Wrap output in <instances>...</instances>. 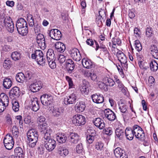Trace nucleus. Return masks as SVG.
Segmentation results:
<instances>
[{
    "mask_svg": "<svg viewBox=\"0 0 158 158\" xmlns=\"http://www.w3.org/2000/svg\"><path fill=\"white\" fill-rule=\"evenodd\" d=\"M16 27L18 33L22 36L27 35L28 32V28L27 23L23 18H21L17 21Z\"/></svg>",
    "mask_w": 158,
    "mask_h": 158,
    "instance_id": "f257e3e1",
    "label": "nucleus"
},
{
    "mask_svg": "<svg viewBox=\"0 0 158 158\" xmlns=\"http://www.w3.org/2000/svg\"><path fill=\"white\" fill-rule=\"evenodd\" d=\"M28 144L29 147L33 148L35 147L38 139V135L36 131L34 130L29 131L27 133Z\"/></svg>",
    "mask_w": 158,
    "mask_h": 158,
    "instance_id": "f03ea898",
    "label": "nucleus"
},
{
    "mask_svg": "<svg viewBox=\"0 0 158 158\" xmlns=\"http://www.w3.org/2000/svg\"><path fill=\"white\" fill-rule=\"evenodd\" d=\"M31 58L33 59H35L40 65H43L46 61V60L44 58L43 52L40 50H35V52L31 54Z\"/></svg>",
    "mask_w": 158,
    "mask_h": 158,
    "instance_id": "7ed1b4c3",
    "label": "nucleus"
},
{
    "mask_svg": "<svg viewBox=\"0 0 158 158\" xmlns=\"http://www.w3.org/2000/svg\"><path fill=\"white\" fill-rule=\"evenodd\" d=\"M3 143L6 148L8 150L11 149L14 144L13 139L12 136L10 134H7L4 137Z\"/></svg>",
    "mask_w": 158,
    "mask_h": 158,
    "instance_id": "20e7f679",
    "label": "nucleus"
},
{
    "mask_svg": "<svg viewBox=\"0 0 158 158\" xmlns=\"http://www.w3.org/2000/svg\"><path fill=\"white\" fill-rule=\"evenodd\" d=\"M133 131L135 136L141 140L144 139L145 135L142 128L138 125L133 126Z\"/></svg>",
    "mask_w": 158,
    "mask_h": 158,
    "instance_id": "39448f33",
    "label": "nucleus"
},
{
    "mask_svg": "<svg viewBox=\"0 0 158 158\" xmlns=\"http://www.w3.org/2000/svg\"><path fill=\"white\" fill-rule=\"evenodd\" d=\"M85 118L81 115L77 114L73 117V123L76 126H81L85 123Z\"/></svg>",
    "mask_w": 158,
    "mask_h": 158,
    "instance_id": "423d86ee",
    "label": "nucleus"
},
{
    "mask_svg": "<svg viewBox=\"0 0 158 158\" xmlns=\"http://www.w3.org/2000/svg\"><path fill=\"white\" fill-rule=\"evenodd\" d=\"M117 56L123 68H127V59L124 54L121 51H118L117 53Z\"/></svg>",
    "mask_w": 158,
    "mask_h": 158,
    "instance_id": "0eeeda50",
    "label": "nucleus"
},
{
    "mask_svg": "<svg viewBox=\"0 0 158 158\" xmlns=\"http://www.w3.org/2000/svg\"><path fill=\"white\" fill-rule=\"evenodd\" d=\"M4 25L7 30L11 33L14 31V26L11 19L10 17L5 18L4 20Z\"/></svg>",
    "mask_w": 158,
    "mask_h": 158,
    "instance_id": "6e6552de",
    "label": "nucleus"
},
{
    "mask_svg": "<svg viewBox=\"0 0 158 158\" xmlns=\"http://www.w3.org/2000/svg\"><path fill=\"white\" fill-rule=\"evenodd\" d=\"M77 93L73 92L68 97L64 98V102L65 105L73 104L75 103L77 98Z\"/></svg>",
    "mask_w": 158,
    "mask_h": 158,
    "instance_id": "1a4fd4ad",
    "label": "nucleus"
},
{
    "mask_svg": "<svg viewBox=\"0 0 158 158\" xmlns=\"http://www.w3.org/2000/svg\"><path fill=\"white\" fill-rule=\"evenodd\" d=\"M40 99L41 103L45 106L50 105L53 101V97L50 94H43L40 97Z\"/></svg>",
    "mask_w": 158,
    "mask_h": 158,
    "instance_id": "9d476101",
    "label": "nucleus"
},
{
    "mask_svg": "<svg viewBox=\"0 0 158 158\" xmlns=\"http://www.w3.org/2000/svg\"><path fill=\"white\" fill-rule=\"evenodd\" d=\"M44 144L47 150L49 152H51L55 148L56 143V141L52 139L48 140H44Z\"/></svg>",
    "mask_w": 158,
    "mask_h": 158,
    "instance_id": "9b49d317",
    "label": "nucleus"
},
{
    "mask_svg": "<svg viewBox=\"0 0 158 158\" xmlns=\"http://www.w3.org/2000/svg\"><path fill=\"white\" fill-rule=\"evenodd\" d=\"M69 53L71 56L77 61H79L81 59V57L79 50L77 48H73L70 49Z\"/></svg>",
    "mask_w": 158,
    "mask_h": 158,
    "instance_id": "f8f14e48",
    "label": "nucleus"
},
{
    "mask_svg": "<svg viewBox=\"0 0 158 158\" xmlns=\"http://www.w3.org/2000/svg\"><path fill=\"white\" fill-rule=\"evenodd\" d=\"M49 35L51 38L56 40H60L62 36L61 32L56 29L51 30L49 32Z\"/></svg>",
    "mask_w": 158,
    "mask_h": 158,
    "instance_id": "ddd939ff",
    "label": "nucleus"
},
{
    "mask_svg": "<svg viewBox=\"0 0 158 158\" xmlns=\"http://www.w3.org/2000/svg\"><path fill=\"white\" fill-rule=\"evenodd\" d=\"M30 107L32 110L35 111H36L39 109V106L38 100L36 97H32L31 98Z\"/></svg>",
    "mask_w": 158,
    "mask_h": 158,
    "instance_id": "4468645a",
    "label": "nucleus"
},
{
    "mask_svg": "<svg viewBox=\"0 0 158 158\" xmlns=\"http://www.w3.org/2000/svg\"><path fill=\"white\" fill-rule=\"evenodd\" d=\"M114 154L116 158H128L125 151L119 147L116 148L114 150Z\"/></svg>",
    "mask_w": 158,
    "mask_h": 158,
    "instance_id": "2eb2a0df",
    "label": "nucleus"
},
{
    "mask_svg": "<svg viewBox=\"0 0 158 158\" xmlns=\"http://www.w3.org/2000/svg\"><path fill=\"white\" fill-rule=\"evenodd\" d=\"M88 134L86 137V141L89 144L92 143L94 140V136L95 135V131L93 129H88Z\"/></svg>",
    "mask_w": 158,
    "mask_h": 158,
    "instance_id": "dca6fc26",
    "label": "nucleus"
},
{
    "mask_svg": "<svg viewBox=\"0 0 158 158\" xmlns=\"http://www.w3.org/2000/svg\"><path fill=\"white\" fill-rule=\"evenodd\" d=\"M105 117L109 121H114L116 118L115 114L109 109H106L104 110Z\"/></svg>",
    "mask_w": 158,
    "mask_h": 158,
    "instance_id": "f3484780",
    "label": "nucleus"
},
{
    "mask_svg": "<svg viewBox=\"0 0 158 158\" xmlns=\"http://www.w3.org/2000/svg\"><path fill=\"white\" fill-rule=\"evenodd\" d=\"M119 109L122 113L123 118L125 119L127 118V116L128 114L127 110V106L123 103H121L119 104Z\"/></svg>",
    "mask_w": 158,
    "mask_h": 158,
    "instance_id": "a211bd4d",
    "label": "nucleus"
},
{
    "mask_svg": "<svg viewBox=\"0 0 158 158\" xmlns=\"http://www.w3.org/2000/svg\"><path fill=\"white\" fill-rule=\"evenodd\" d=\"M42 85L41 81H37L30 85V89L33 92H36L42 88Z\"/></svg>",
    "mask_w": 158,
    "mask_h": 158,
    "instance_id": "6ab92c4d",
    "label": "nucleus"
},
{
    "mask_svg": "<svg viewBox=\"0 0 158 158\" xmlns=\"http://www.w3.org/2000/svg\"><path fill=\"white\" fill-rule=\"evenodd\" d=\"M36 42L38 46L41 48H45V40L44 35L39 33L36 37Z\"/></svg>",
    "mask_w": 158,
    "mask_h": 158,
    "instance_id": "aec40b11",
    "label": "nucleus"
},
{
    "mask_svg": "<svg viewBox=\"0 0 158 158\" xmlns=\"http://www.w3.org/2000/svg\"><path fill=\"white\" fill-rule=\"evenodd\" d=\"M20 91L17 87H14L10 91L9 94L11 98L18 97L20 95Z\"/></svg>",
    "mask_w": 158,
    "mask_h": 158,
    "instance_id": "412c9836",
    "label": "nucleus"
},
{
    "mask_svg": "<svg viewBox=\"0 0 158 158\" xmlns=\"http://www.w3.org/2000/svg\"><path fill=\"white\" fill-rule=\"evenodd\" d=\"M94 124L100 129H102L105 127V124L103 120L100 118H97L93 120Z\"/></svg>",
    "mask_w": 158,
    "mask_h": 158,
    "instance_id": "4be33fe9",
    "label": "nucleus"
},
{
    "mask_svg": "<svg viewBox=\"0 0 158 158\" xmlns=\"http://www.w3.org/2000/svg\"><path fill=\"white\" fill-rule=\"evenodd\" d=\"M65 67L69 73H71L75 67V64L73 61L70 59L67 60Z\"/></svg>",
    "mask_w": 158,
    "mask_h": 158,
    "instance_id": "5701e85b",
    "label": "nucleus"
},
{
    "mask_svg": "<svg viewBox=\"0 0 158 158\" xmlns=\"http://www.w3.org/2000/svg\"><path fill=\"white\" fill-rule=\"evenodd\" d=\"M149 52L153 57L158 59V49L156 46L154 45H151L149 47Z\"/></svg>",
    "mask_w": 158,
    "mask_h": 158,
    "instance_id": "b1692460",
    "label": "nucleus"
},
{
    "mask_svg": "<svg viewBox=\"0 0 158 158\" xmlns=\"http://www.w3.org/2000/svg\"><path fill=\"white\" fill-rule=\"evenodd\" d=\"M44 128V130H42L41 131V132H43V133L44 134V139H43V141L48 140L49 139H51V134L52 132V130L50 128H47L46 129Z\"/></svg>",
    "mask_w": 158,
    "mask_h": 158,
    "instance_id": "393cba45",
    "label": "nucleus"
},
{
    "mask_svg": "<svg viewBox=\"0 0 158 158\" xmlns=\"http://www.w3.org/2000/svg\"><path fill=\"white\" fill-rule=\"evenodd\" d=\"M133 127L131 128L130 127H127L125 131V136L128 139L132 140L134 135V131H133Z\"/></svg>",
    "mask_w": 158,
    "mask_h": 158,
    "instance_id": "a878e982",
    "label": "nucleus"
},
{
    "mask_svg": "<svg viewBox=\"0 0 158 158\" xmlns=\"http://www.w3.org/2000/svg\"><path fill=\"white\" fill-rule=\"evenodd\" d=\"M93 102L96 103H101L104 101V98L102 96L94 94L91 96Z\"/></svg>",
    "mask_w": 158,
    "mask_h": 158,
    "instance_id": "bb28decb",
    "label": "nucleus"
},
{
    "mask_svg": "<svg viewBox=\"0 0 158 158\" xmlns=\"http://www.w3.org/2000/svg\"><path fill=\"white\" fill-rule=\"evenodd\" d=\"M52 110V115L55 117H58L63 112V109L61 107H53Z\"/></svg>",
    "mask_w": 158,
    "mask_h": 158,
    "instance_id": "cd10ccee",
    "label": "nucleus"
},
{
    "mask_svg": "<svg viewBox=\"0 0 158 158\" xmlns=\"http://www.w3.org/2000/svg\"><path fill=\"white\" fill-rule=\"evenodd\" d=\"M85 107V103L83 102H77L76 104L75 108V110L77 112L83 111Z\"/></svg>",
    "mask_w": 158,
    "mask_h": 158,
    "instance_id": "c85d7f7f",
    "label": "nucleus"
},
{
    "mask_svg": "<svg viewBox=\"0 0 158 158\" xmlns=\"http://www.w3.org/2000/svg\"><path fill=\"white\" fill-rule=\"evenodd\" d=\"M68 139L71 143L76 144L78 142L79 136L77 134L75 133H71L68 137Z\"/></svg>",
    "mask_w": 158,
    "mask_h": 158,
    "instance_id": "c756f323",
    "label": "nucleus"
},
{
    "mask_svg": "<svg viewBox=\"0 0 158 158\" xmlns=\"http://www.w3.org/2000/svg\"><path fill=\"white\" fill-rule=\"evenodd\" d=\"M55 48L57 51L60 52H63L65 50V46L64 44L60 42H58L55 44Z\"/></svg>",
    "mask_w": 158,
    "mask_h": 158,
    "instance_id": "7c9ffc66",
    "label": "nucleus"
},
{
    "mask_svg": "<svg viewBox=\"0 0 158 158\" xmlns=\"http://www.w3.org/2000/svg\"><path fill=\"white\" fill-rule=\"evenodd\" d=\"M37 123L40 127H44L45 128L47 125L45 118L43 116H40L37 118Z\"/></svg>",
    "mask_w": 158,
    "mask_h": 158,
    "instance_id": "2f4dec72",
    "label": "nucleus"
},
{
    "mask_svg": "<svg viewBox=\"0 0 158 158\" xmlns=\"http://www.w3.org/2000/svg\"><path fill=\"white\" fill-rule=\"evenodd\" d=\"M82 64L84 67L87 69H90L93 67V64L91 61L85 58L82 59Z\"/></svg>",
    "mask_w": 158,
    "mask_h": 158,
    "instance_id": "473e14b6",
    "label": "nucleus"
},
{
    "mask_svg": "<svg viewBox=\"0 0 158 158\" xmlns=\"http://www.w3.org/2000/svg\"><path fill=\"white\" fill-rule=\"evenodd\" d=\"M15 154L18 156L19 158H24L25 152L20 147H16L14 150Z\"/></svg>",
    "mask_w": 158,
    "mask_h": 158,
    "instance_id": "72a5a7b5",
    "label": "nucleus"
},
{
    "mask_svg": "<svg viewBox=\"0 0 158 158\" xmlns=\"http://www.w3.org/2000/svg\"><path fill=\"white\" fill-rule=\"evenodd\" d=\"M56 139L60 143H65L67 139L66 135L64 133H58L56 135Z\"/></svg>",
    "mask_w": 158,
    "mask_h": 158,
    "instance_id": "f704fd0d",
    "label": "nucleus"
},
{
    "mask_svg": "<svg viewBox=\"0 0 158 158\" xmlns=\"http://www.w3.org/2000/svg\"><path fill=\"white\" fill-rule=\"evenodd\" d=\"M47 60H53L56 59V57L54 53L53 50L52 49H49L46 53Z\"/></svg>",
    "mask_w": 158,
    "mask_h": 158,
    "instance_id": "c9c22d12",
    "label": "nucleus"
},
{
    "mask_svg": "<svg viewBox=\"0 0 158 158\" xmlns=\"http://www.w3.org/2000/svg\"><path fill=\"white\" fill-rule=\"evenodd\" d=\"M16 79L18 82L21 83H23L26 80L24 74L21 72L18 73L16 74Z\"/></svg>",
    "mask_w": 158,
    "mask_h": 158,
    "instance_id": "e433bc0d",
    "label": "nucleus"
},
{
    "mask_svg": "<svg viewBox=\"0 0 158 158\" xmlns=\"http://www.w3.org/2000/svg\"><path fill=\"white\" fill-rule=\"evenodd\" d=\"M12 82L10 79L9 78H5L4 79L3 81V85L4 87L6 89H9L11 86Z\"/></svg>",
    "mask_w": 158,
    "mask_h": 158,
    "instance_id": "4c0bfd02",
    "label": "nucleus"
},
{
    "mask_svg": "<svg viewBox=\"0 0 158 158\" xmlns=\"http://www.w3.org/2000/svg\"><path fill=\"white\" fill-rule=\"evenodd\" d=\"M150 69L153 72L156 71L158 69V64L155 60H152L150 63Z\"/></svg>",
    "mask_w": 158,
    "mask_h": 158,
    "instance_id": "58836bf2",
    "label": "nucleus"
},
{
    "mask_svg": "<svg viewBox=\"0 0 158 158\" xmlns=\"http://www.w3.org/2000/svg\"><path fill=\"white\" fill-rule=\"evenodd\" d=\"M0 102L4 103L6 106H8L9 103L8 97L6 94H2L0 95Z\"/></svg>",
    "mask_w": 158,
    "mask_h": 158,
    "instance_id": "ea45409f",
    "label": "nucleus"
},
{
    "mask_svg": "<svg viewBox=\"0 0 158 158\" xmlns=\"http://www.w3.org/2000/svg\"><path fill=\"white\" fill-rule=\"evenodd\" d=\"M58 153L62 156L63 155L66 156L69 153V151L67 149L60 146L58 147Z\"/></svg>",
    "mask_w": 158,
    "mask_h": 158,
    "instance_id": "a19ab883",
    "label": "nucleus"
},
{
    "mask_svg": "<svg viewBox=\"0 0 158 158\" xmlns=\"http://www.w3.org/2000/svg\"><path fill=\"white\" fill-rule=\"evenodd\" d=\"M95 45L96 48L95 50L97 51L99 48L102 49V50L105 53H107V50L105 46L103 44H100L99 46L98 43L96 41H94Z\"/></svg>",
    "mask_w": 158,
    "mask_h": 158,
    "instance_id": "79ce46f5",
    "label": "nucleus"
},
{
    "mask_svg": "<svg viewBox=\"0 0 158 158\" xmlns=\"http://www.w3.org/2000/svg\"><path fill=\"white\" fill-rule=\"evenodd\" d=\"M11 57L12 59L15 61L18 60L21 58V53L18 51L13 52L12 53Z\"/></svg>",
    "mask_w": 158,
    "mask_h": 158,
    "instance_id": "37998d69",
    "label": "nucleus"
},
{
    "mask_svg": "<svg viewBox=\"0 0 158 158\" xmlns=\"http://www.w3.org/2000/svg\"><path fill=\"white\" fill-rule=\"evenodd\" d=\"M115 134L117 137L121 139L124 135V130L122 129L117 128L115 130Z\"/></svg>",
    "mask_w": 158,
    "mask_h": 158,
    "instance_id": "c03bdc74",
    "label": "nucleus"
},
{
    "mask_svg": "<svg viewBox=\"0 0 158 158\" xmlns=\"http://www.w3.org/2000/svg\"><path fill=\"white\" fill-rule=\"evenodd\" d=\"M105 81L106 83H108L109 84H107V85L110 86H114L115 84L114 81L111 78H110L109 76V75H106V77H105Z\"/></svg>",
    "mask_w": 158,
    "mask_h": 158,
    "instance_id": "a18cd8bd",
    "label": "nucleus"
},
{
    "mask_svg": "<svg viewBox=\"0 0 158 158\" xmlns=\"http://www.w3.org/2000/svg\"><path fill=\"white\" fill-rule=\"evenodd\" d=\"M26 80L32 79L35 76L33 72L31 71H28L25 73L24 75Z\"/></svg>",
    "mask_w": 158,
    "mask_h": 158,
    "instance_id": "49530a36",
    "label": "nucleus"
},
{
    "mask_svg": "<svg viewBox=\"0 0 158 158\" xmlns=\"http://www.w3.org/2000/svg\"><path fill=\"white\" fill-rule=\"evenodd\" d=\"M12 108L13 110L15 112H17L19 110V102L16 100H13L12 102Z\"/></svg>",
    "mask_w": 158,
    "mask_h": 158,
    "instance_id": "de8ad7c7",
    "label": "nucleus"
},
{
    "mask_svg": "<svg viewBox=\"0 0 158 158\" xmlns=\"http://www.w3.org/2000/svg\"><path fill=\"white\" fill-rule=\"evenodd\" d=\"M76 150L77 153L82 154L84 153V151L82 143H79L77 144L76 148Z\"/></svg>",
    "mask_w": 158,
    "mask_h": 158,
    "instance_id": "09e8293b",
    "label": "nucleus"
},
{
    "mask_svg": "<svg viewBox=\"0 0 158 158\" xmlns=\"http://www.w3.org/2000/svg\"><path fill=\"white\" fill-rule=\"evenodd\" d=\"M98 86L101 89L104 90L105 91L108 90L107 85L102 82L99 81L98 82Z\"/></svg>",
    "mask_w": 158,
    "mask_h": 158,
    "instance_id": "8fccbe9b",
    "label": "nucleus"
},
{
    "mask_svg": "<svg viewBox=\"0 0 158 158\" xmlns=\"http://www.w3.org/2000/svg\"><path fill=\"white\" fill-rule=\"evenodd\" d=\"M56 59L53 60H46V61L48 64L51 69H54L56 66V64L55 60Z\"/></svg>",
    "mask_w": 158,
    "mask_h": 158,
    "instance_id": "3c124183",
    "label": "nucleus"
},
{
    "mask_svg": "<svg viewBox=\"0 0 158 158\" xmlns=\"http://www.w3.org/2000/svg\"><path fill=\"white\" fill-rule=\"evenodd\" d=\"M11 61L9 59H7L4 60L3 63V66L5 69H9L11 66Z\"/></svg>",
    "mask_w": 158,
    "mask_h": 158,
    "instance_id": "603ef678",
    "label": "nucleus"
},
{
    "mask_svg": "<svg viewBox=\"0 0 158 158\" xmlns=\"http://www.w3.org/2000/svg\"><path fill=\"white\" fill-rule=\"evenodd\" d=\"M104 145L103 143L101 142H98L95 144V149L99 151H101L104 150Z\"/></svg>",
    "mask_w": 158,
    "mask_h": 158,
    "instance_id": "864d4df0",
    "label": "nucleus"
},
{
    "mask_svg": "<svg viewBox=\"0 0 158 158\" xmlns=\"http://www.w3.org/2000/svg\"><path fill=\"white\" fill-rule=\"evenodd\" d=\"M153 30L152 27H148L147 28L146 31V34L147 37H149L152 36Z\"/></svg>",
    "mask_w": 158,
    "mask_h": 158,
    "instance_id": "5fc2aeb1",
    "label": "nucleus"
},
{
    "mask_svg": "<svg viewBox=\"0 0 158 158\" xmlns=\"http://www.w3.org/2000/svg\"><path fill=\"white\" fill-rule=\"evenodd\" d=\"M135 49L137 51L139 52L142 49V47L140 41L138 40H136L135 41Z\"/></svg>",
    "mask_w": 158,
    "mask_h": 158,
    "instance_id": "6e6d98bb",
    "label": "nucleus"
},
{
    "mask_svg": "<svg viewBox=\"0 0 158 158\" xmlns=\"http://www.w3.org/2000/svg\"><path fill=\"white\" fill-rule=\"evenodd\" d=\"M101 12V11H99V15L97 16L96 19V23L98 24V26L99 27L101 26L102 24V18L100 14Z\"/></svg>",
    "mask_w": 158,
    "mask_h": 158,
    "instance_id": "4d7b16f0",
    "label": "nucleus"
},
{
    "mask_svg": "<svg viewBox=\"0 0 158 158\" xmlns=\"http://www.w3.org/2000/svg\"><path fill=\"white\" fill-rule=\"evenodd\" d=\"M12 132L13 136L16 138L18 137L19 133V130L16 126H14L12 128Z\"/></svg>",
    "mask_w": 158,
    "mask_h": 158,
    "instance_id": "13d9d810",
    "label": "nucleus"
},
{
    "mask_svg": "<svg viewBox=\"0 0 158 158\" xmlns=\"http://www.w3.org/2000/svg\"><path fill=\"white\" fill-rule=\"evenodd\" d=\"M117 87L121 91L122 93L124 94H126L127 89L124 86L122 83L118 85Z\"/></svg>",
    "mask_w": 158,
    "mask_h": 158,
    "instance_id": "bf43d9fd",
    "label": "nucleus"
},
{
    "mask_svg": "<svg viewBox=\"0 0 158 158\" xmlns=\"http://www.w3.org/2000/svg\"><path fill=\"white\" fill-rule=\"evenodd\" d=\"M67 56L63 55H60L57 58V60L60 63L64 62L66 59Z\"/></svg>",
    "mask_w": 158,
    "mask_h": 158,
    "instance_id": "052dcab7",
    "label": "nucleus"
},
{
    "mask_svg": "<svg viewBox=\"0 0 158 158\" xmlns=\"http://www.w3.org/2000/svg\"><path fill=\"white\" fill-rule=\"evenodd\" d=\"M103 131L105 134L108 135H110L113 133L112 129L110 127L106 128L103 130Z\"/></svg>",
    "mask_w": 158,
    "mask_h": 158,
    "instance_id": "680f3d73",
    "label": "nucleus"
},
{
    "mask_svg": "<svg viewBox=\"0 0 158 158\" xmlns=\"http://www.w3.org/2000/svg\"><path fill=\"white\" fill-rule=\"evenodd\" d=\"M112 44L114 45H119L121 43L120 39L118 38H113L112 40Z\"/></svg>",
    "mask_w": 158,
    "mask_h": 158,
    "instance_id": "e2e57ef3",
    "label": "nucleus"
},
{
    "mask_svg": "<svg viewBox=\"0 0 158 158\" xmlns=\"http://www.w3.org/2000/svg\"><path fill=\"white\" fill-rule=\"evenodd\" d=\"M81 4L82 7V11L83 13L85 12V8L86 7V3L85 0H80Z\"/></svg>",
    "mask_w": 158,
    "mask_h": 158,
    "instance_id": "0e129e2a",
    "label": "nucleus"
},
{
    "mask_svg": "<svg viewBox=\"0 0 158 158\" xmlns=\"http://www.w3.org/2000/svg\"><path fill=\"white\" fill-rule=\"evenodd\" d=\"M66 79L69 83V87H72L73 85L72 78L68 76H66Z\"/></svg>",
    "mask_w": 158,
    "mask_h": 158,
    "instance_id": "69168bd1",
    "label": "nucleus"
},
{
    "mask_svg": "<svg viewBox=\"0 0 158 158\" xmlns=\"http://www.w3.org/2000/svg\"><path fill=\"white\" fill-rule=\"evenodd\" d=\"M34 29L35 33H37L38 34L41 31V27L38 24L35 25Z\"/></svg>",
    "mask_w": 158,
    "mask_h": 158,
    "instance_id": "338daca9",
    "label": "nucleus"
},
{
    "mask_svg": "<svg viewBox=\"0 0 158 158\" xmlns=\"http://www.w3.org/2000/svg\"><path fill=\"white\" fill-rule=\"evenodd\" d=\"M90 75L89 77H90L91 79L93 81H95L96 80L97 78V76L96 74L94 72V71H91L90 72Z\"/></svg>",
    "mask_w": 158,
    "mask_h": 158,
    "instance_id": "774afa93",
    "label": "nucleus"
}]
</instances>
